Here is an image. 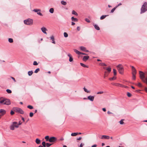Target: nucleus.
Wrapping results in <instances>:
<instances>
[{"instance_id":"nucleus-31","label":"nucleus","mask_w":147,"mask_h":147,"mask_svg":"<svg viewBox=\"0 0 147 147\" xmlns=\"http://www.w3.org/2000/svg\"><path fill=\"white\" fill-rule=\"evenodd\" d=\"M99 65L102 66H107V65L104 63H100Z\"/></svg>"},{"instance_id":"nucleus-25","label":"nucleus","mask_w":147,"mask_h":147,"mask_svg":"<svg viewBox=\"0 0 147 147\" xmlns=\"http://www.w3.org/2000/svg\"><path fill=\"white\" fill-rule=\"evenodd\" d=\"M78 134V133H72L71 134V135L72 136H76Z\"/></svg>"},{"instance_id":"nucleus-33","label":"nucleus","mask_w":147,"mask_h":147,"mask_svg":"<svg viewBox=\"0 0 147 147\" xmlns=\"http://www.w3.org/2000/svg\"><path fill=\"white\" fill-rule=\"evenodd\" d=\"M106 70L109 72V73L111 71V68L110 67H109L107 68L106 69Z\"/></svg>"},{"instance_id":"nucleus-43","label":"nucleus","mask_w":147,"mask_h":147,"mask_svg":"<svg viewBox=\"0 0 147 147\" xmlns=\"http://www.w3.org/2000/svg\"><path fill=\"white\" fill-rule=\"evenodd\" d=\"M116 7L113 8V9H111V13H113L114 12V11H115V9H116Z\"/></svg>"},{"instance_id":"nucleus-42","label":"nucleus","mask_w":147,"mask_h":147,"mask_svg":"<svg viewBox=\"0 0 147 147\" xmlns=\"http://www.w3.org/2000/svg\"><path fill=\"white\" fill-rule=\"evenodd\" d=\"M6 91L8 93H11V91L9 89H7L6 90Z\"/></svg>"},{"instance_id":"nucleus-52","label":"nucleus","mask_w":147,"mask_h":147,"mask_svg":"<svg viewBox=\"0 0 147 147\" xmlns=\"http://www.w3.org/2000/svg\"><path fill=\"white\" fill-rule=\"evenodd\" d=\"M103 93V91H100V92H99L97 93V94H102Z\"/></svg>"},{"instance_id":"nucleus-64","label":"nucleus","mask_w":147,"mask_h":147,"mask_svg":"<svg viewBox=\"0 0 147 147\" xmlns=\"http://www.w3.org/2000/svg\"><path fill=\"white\" fill-rule=\"evenodd\" d=\"M97 145L96 144H94L92 146V147H96Z\"/></svg>"},{"instance_id":"nucleus-10","label":"nucleus","mask_w":147,"mask_h":147,"mask_svg":"<svg viewBox=\"0 0 147 147\" xmlns=\"http://www.w3.org/2000/svg\"><path fill=\"white\" fill-rule=\"evenodd\" d=\"M94 96H89L88 97V99L90 100L91 101H93L94 100Z\"/></svg>"},{"instance_id":"nucleus-22","label":"nucleus","mask_w":147,"mask_h":147,"mask_svg":"<svg viewBox=\"0 0 147 147\" xmlns=\"http://www.w3.org/2000/svg\"><path fill=\"white\" fill-rule=\"evenodd\" d=\"M80 65H81V66H82V67H84L88 68V66H87V65H85L84 63H80Z\"/></svg>"},{"instance_id":"nucleus-3","label":"nucleus","mask_w":147,"mask_h":147,"mask_svg":"<svg viewBox=\"0 0 147 147\" xmlns=\"http://www.w3.org/2000/svg\"><path fill=\"white\" fill-rule=\"evenodd\" d=\"M18 123L16 122H14L10 126V129L11 130H13L15 129V127L18 128Z\"/></svg>"},{"instance_id":"nucleus-26","label":"nucleus","mask_w":147,"mask_h":147,"mask_svg":"<svg viewBox=\"0 0 147 147\" xmlns=\"http://www.w3.org/2000/svg\"><path fill=\"white\" fill-rule=\"evenodd\" d=\"M136 69H134L132 70V74L136 75Z\"/></svg>"},{"instance_id":"nucleus-18","label":"nucleus","mask_w":147,"mask_h":147,"mask_svg":"<svg viewBox=\"0 0 147 147\" xmlns=\"http://www.w3.org/2000/svg\"><path fill=\"white\" fill-rule=\"evenodd\" d=\"M94 28L95 29L97 30H99L100 29V28L96 24H94L93 25Z\"/></svg>"},{"instance_id":"nucleus-35","label":"nucleus","mask_w":147,"mask_h":147,"mask_svg":"<svg viewBox=\"0 0 147 147\" xmlns=\"http://www.w3.org/2000/svg\"><path fill=\"white\" fill-rule=\"evenodd\" d=\"M42 146H43V147H45L46 146V143L45 142H42Z\"/></svg>"},{"instance_id":"nucleus-45","label":"nucleus","mask_w":147,"mask_h":147,"mask_svg":"<svg viewBox=\"0 0 147 147\" xmlns=\"http://www.w3.org/2000/svg\"><path fill=\"white\" fill-rule=\"evenodd\" d=\"M73 61V58H72V57H70V58H69V62H71L72 61Z\"/></svg>"},{"instance_id":"nucleus-36","label":"nucleus","mask_w":147,"mask_h":147,"mask_svg":"<svg viewBox=\"0 0 147 147\" xmlns=\"http://www.w3.org/2000/svg\"><path fill=\"white\" fill-rule=\"evenodd\" d=\"M27 108H28L32 109L33 108V107L32 106L30 105H29L27 106Z\"/></svg>"},{"instance_id":"nucleus-57","label":"nucleus","mask_w":147,"mask_h":147,"mask_svg":"<svg viewBox=\"0 0 147 147\" xmlns=\"http://www.w3.org/2000/svg\"><path fill=\"white\" fill-rule=\"evenodd\" d=\"M82 138V137H80L79 138H77V140H80Z\"/></svg>"},{"instance_id":"nucleus-8","label":"nucleus","mask_w":147,"mask_h":147,"mask_svg":"<svg viewBox=\"0 0 147 147\" xmlns=\"http://www.w3.org/2000/svg\"><path fill=\"white\" fill-rule=\"evenodd\" d=\"M57 140V138L55 137H52L49 138V142L51 143L55 142Z\"/></svg>"},{"instance_id":"nucleus-49","label":"nucleus","mask_w":147,"mask_h":147,"mask_svg":"<svg viewBox=\"0 0 147 147\" xmlns=\"http://www.w3.org/2000/svg\"><path fill=\"white\" fill-rule=\"evenodd\" d=\"M127 96L129 97H130L131 96V94L129 92H128L127 93Z\"/></svg>"},{"instance_id":"nucleus-34","label":"nucleus","mask_w":147,"mask_h":147,"mask_svg":"<svg viewBox=\"0 0 147 147\" xmlns=\"http://www.w3.org/2000/svg\"><path fill=\"white\" fill-rule=\"evenodd\" d=\"M116 77H113L112 78H109V80H114L116 79Z\"/></svg>"},{"instance_id":"nucleus-27","label":"nucleus","mask_w":147,"mask_h":147,"mask_svg":"<svg viewBox=\"0 0 147 147\" xmlns=\"http://www.w3.org/2000/svg\"><path fill=\"white\" fill-rule=\"evenodd\" d=\"M83 89L87 93H90V91L88 90L85 87H84Z\"/></svg>"},{"instance_id":"nucleus-46","label":"nucleus","mask_w":147,"mask_h":147,"mask_svg":"<svg viewBox=\"0 0 147 147\" xmlns=\"http://www.w3.org/2000/svg\"><path fill=\"white\" fill-rule=\"evenodd\" d=\"M132 79L134 80H135L136 79V75L132 74Z\"/></svg>"},{"instance_id":"nucleus-38","label":"nucleus","mask_w":147,"mask_h":147,"mask_svg":"<svg viewBox=\"0 0 147 147\" xmlns=\"http://www.w3.org/2000/svg\"><path fill=\"white\" fill-rule=\"evenodd\" d=\"M40 71V69L39 68H38L36 69L34 71V73H38Z\"/></svg>"},{"instance_id":"nucleus-40","label":"nucleus","mask_w":147,"mask_h":147,"mask_svg":"<svg viewBox=\"0 0 147 147\" xmlns=\"http://www.w3.org/2000/svg\"><path fill=\"white\" fill-rule=\"evenodd\" d=\"M64 36L65 37H67L68 36V34L66 32L64 33Z\"/></svg>"},{"instance_id":"nucleus-47","label":"nucleus","mask_w":147,"mask_h":147,"mask_svg":"<svg viewBox=\"0 0 147 147\" xmlns=\"http://www.w3.org/2000/svg\"><path fill=\"white\" fill-rule=\"evenodd\" d=\"M33 64L34 65H38V63L36 61H34L33 62Z\"/></svg>"},{"instance_id":"nucleus-1","label":"nucleus","mask_w":147,"mask_h":147,"mask_svg":"<svg viewBox=\"0 0 147 147\" xmlns=\"http://www.w3.org/2000/svg\"><path fill=\"white\" fill-rule=\"evenodd\" d=\"M0 103L3 104L4 105H9L11 104V102L9 99H7L6 98H3L2 100L0 101Z\"/></svg>"},{"instance_id":"nucleus-20","label":"nucleus","mask_w":147,"mask_h":147,"mask_svg":"<svg viewBox=\"0 0 147 147\" xmlns=\"http://www.w3.org/2000/svg\"><path fill=\"white\" fill-rule=\"evenodd\" d=\"M74 51L78 55H80L81 52L78 51L76 49H74Z\"/></svg>"},{"instance_id":"nucleus-24","label":"nucleus","mask_w":147,"mask_h":147,"mask_svg":"<svg viewBox=\"0 0 147 147\" xmlns=\"http://www.w3.org/2000/svg\"><path fill=\"white\" fill-rule=\"evenodd\" d=\"M33 72L32 71H28V76H30L32 75Z\"/></svg>"},{"instance_id":"nucleus-12","label":"nucleus","mask_w":147,"mask_h":147,"mask_svg":"<svg viewBox=\"0 0 147 147\" xmlns=\"http://www.w3.org/2000/svg\"><path fill=\"white\" fill-rule=\"evenodd\" d=\"M80 48L81 50L84 51H86V52H88L89 51L88 50L86 49V48L83 46H81L80 47Z\"/></svg>"},{"instance_id":"nucleus-13","label":"nucleus","mask_w":147,"mask_h":147,"mask_svg":"<svg viewBox=\"0 0 147 147\" xmlns=\"http://www.w3.org/2000/svg\"><path fill=\"white\" fill-rule=\"evenodd\" d=\"M41 30L42 32L46 34H47V33L46 32V31L47 30V29L45 27H43L41 28Z\"/></svg>"},{"instance_id":"nucleus-60","label":"nucleus","mask_w":147,"mask_h":147,"mask_svg":"<svg viewBox=\"0 0 147 147\" xmlns=\"http://www.w3.org/2000/svg\"><path fill=\"white\" fill-rule=\"evenodd\" d=\"M131 68H132V70H133V69H136L135 68V67L133 66H131Z\"/></svg>"},{"instance_id":"nucleus-55","label":"nucleus","mask_w":147,"mask_h":147,"mask_svg":"<svg viewBox=\"0 0 147 147\" xmlns=\"http://www.w3.org/2000/svg\"><path fill=\"white\" fill-rule=\"evenodd\" d=\"M11 78L14 81V82H16V80L13 77H11Z\"/></svg>"},{"instance_id":"nucleus-23","label":"nucleus","mask_w":147,"mask_h":147,"mask_svg":"<svg viewBox=\"0 0 147 147\" xmlns=\"http://www.w3.org/2000/svg\"><path fill=\"white\" fill-rule=\"evenodd\" d=\"M61 3L63 5H66L67 4V3L66 2L63 1H62L61 2Z\"/></svg>"},{"instance_id":"nucleus-28","label":"nucleus","mask_w":147,"mask_h":147,"mask_svg":"<svg viewBox=\"0 0 147 147\" xmlns=\"http://www.w3.org/2000/svg\"><path fill=\"white\" fill-rule=\"evenodd\" d=\"M72 14L75 15L76 16H78V13L76 12L74 10H73L72 11Z\"/></svg>"},{"instance_id":"nucleus-48","label":"nucleus","mask_w":147,"mask_h":147,"mask_svg":"<svg viewBox=\"0 0 147 147\" xmlns=\"http://www.w3.org/2000/svg\"><path fill=\"white\" fill-rule=\"evenodd\" d=\"M138 86L139 87H142V85L141 83L140 82H139L138 84Z\"/></svg>"},{"instance_id":"nucleus-62","label":"nucleus","mask_w":147,"mask_h":147,"mask_svg":"<svg viewBox=\"0 0 147 147\" xmlns=\"http://www.w3.org/2000/svg\"><path fill=\"white\" fill-rule=\"evenodd\" d=\"M77 29L78 31H79L80 30V28L79 26L77 27Z\"/></svg>"},{"instance_id":"nucleus-11","label":"nucleus","mask_w":147,"mask_h":147,"mask_svg":"<svg viewBox=\"0 0 147 147\" xmlns=\"http://www.w3.org/2000/svg\"><path fill=\"white\" fill-rule=\"evenodd\" d=\"M110 138V137L108 136L103 135L102 136L101 138L102 139H109Z\"/></svg>"},{"instance_id":"nucleus-50","label":"nucleus","mask_w":147,"mask_h":147,"mask_svg":"<svg viewBox=\"0 0 147 147\" xmlns=\"http://www.w3.org/2000/svg\"><path fill=\"white\" fill-rule=\"evenodd\" d=\"M33 113L32 112H30V116L31 117H32L33 116Z\"/></svg>"},{"instance_id":"nucleus-19","label":"nucleus","mask_w":147,"mask_h":147,"mask_svg":"<svg viewBox=\"0 0 147 147\" xmlns=\"http://www.w3.org/2000/svg\"><path fill=\"white\" fill-rule=\"evenodd\" d=\"M113 85L118 87H122L123 86L122 85L119 83H114Z\"/></svg>"},{"instance_id":"nucleus-56","label":"nucleus","mask_w":147,"mask_h":147,"mask_svg":"<svg viewBox=\"0 0 147 147\" xmlns=\"http://www.w3.org/2000/svg\"><path fill=\"white\" fill-rule=\"evenodd\" d=\"M84 145V144H83L82 143H81L80 145V146L79 147H82Z\"/></svg>"},{"instance_id":"nucleus-5","label":"nucleus","mask_w":147,"mask_h":147,"mask_svg":"<svg viewBox=\"0 0 147 147\" xmlns=\"http://www.w3.org/2000/svg\"><path fill=\"white\" fill-rule=\"evenodd\" d=\"M24 23L26 25H31L33 24V20L31 19H28L24 20Z\"/></svg>"},{"instance_id":"nucleus-29","label":"nucleus","mask_w":147,"mask_h":147,"mask_svg":"<svg viewBox=\"0 0 147 147\" xmlns=\"http://www.w3.org/2000/svg\"><path fill=\"white\" fill-rule=\"evenodd\" d=\"M45 139H46V141H49V136H46L45 137Z\"/></svg>"},{"instance_id":"nucleus-54","label":"nucleus","mask_w":147,"mask_h":147,"mask_svg":"<svg viewBox=\"0 0 147 147\" xmlns=\"http://www.w3.org/2000/svg\"><path fill=\"white\" fill-rule=\"evenodd\" d=\"M14 113V112L12 111H11L10 112V114L11 115H13Z\"/></svg>"},{"instance_id":"nucleus-9","label":"nucleus","mask_w":147,"mask_h":147,"mask_svg":"<svg viewBox=\"0 0 147 147\" xmlns=\"http://www.w3.org/2000/svg\"><path fill=\"white\" fill-rule=\"evenodd\" d=\"M6 111L4 109H0V116L1 117L5 114Z\"/></svg>"},{"instance_id":"nucleus-14","label":"nucleus","mask_w":147,"mask_h":147,"mask_svg":"<svg viewBox=\"0 0 147 147\" xmlns=\"http://www.w3.org/2000/svg\"><path fill=\"white\" fill-rule=\"evenodd\" d=\"M89 58V56H85L83 57V60L84 61H86Z\"/></svg>"},{"instance_id":"nucleus-59","label":"nucleus","mask_w":147,"mask_h":147,"mask_svg":"<svg viewBox=\"0 0 147 147\" xmlns=\"http://www.w3.org/2000/svg\"><path fill=\"white\" fill-rule=\"evenodd\" d=\"M67 56L69 57V58H70V57H72V56H71V55L69 53L68 54Z\"/></svg>"},{"instance_id":"nucleus-16","label":"nucleus","mask_w":147,"mask_h":147,"mask_svg":"<svg viewBox=\"0 0 147 147\" xmlns=\"http://www.w3.org/2000/svg\"><path fill=\"white\" fill-rule=\"evenodd\" d=\"M71 20L74 22H77L78 21V19L76 18H74V17H72L71 18Z\"/></svg>"},{"instance_id":"nucleus-37","label":"nucleus","mask_w":147,"mask_h":147,"mask_svg":"<svg viewBox=\"0 0 147 147\" xmlns=\"http://www.w3.org/2000/svg\"><path fill=\"white\" fill-rule=\"evenodd\" d=\"M8 41L9 42L12 43L13 42V40L11 38H9L8 39Z\"/></svg>"},{"instance_id":"nucleus-51","label":"nucleus","mask_w":147,"mask_h":147,"mask_svg":"<svg viewBox=\"0 0 147 147\" xmlns=\"http://www.w3.org/2000/svg\"><path fill=\"white\" fill-rule=\"evenodd\" d=\"M85 21L88 23L90 22V21L88 18H86L85 19Z\"/></svg>"},{"instance_id":"nucleus-44","label":"nucleus","mask_w":147,"mask_h":147,"mask_svg":"<svg viewBox=\"0 0 147 147\" xmlns=\"http://www.w3.org/2000/svg\"><path fill=\"white\" fill-rule=\"evenodd\" d=\"M123 119H121L119 122H120V124L122 125L124 123V122H123Z\"/></svg>"},{"instance_id":"nucleus-7","label":"nucleus","mask_w":147,"mask_h":147,"mask_svg":"<svg viewBox=\"0 0 147 147\" xmlns=\"http://www.w3.org/2000/svg\"><path fill=\"white\" fill-rule=\"evenodd\" d=\"M13 109L16 112L19 113L21 114H22L24 113V111L21 108L16 107L13 108Z\"/></svg>"},{"instance_id":"nucleus-21","label":"nucleus","mask_w":147,"mask_h":147,"mask_svg":"<svg viewBox=\"0 0 147 147\" xmlns=\"http://www.w3.org/2000/svg\"><path fill=\"white\" fill-rule=\"evenodd\" d=\"M108 16V15H102V16H101L100 17V19L101 20H103L104 19H105L106 18V17L107 16Z\"/></svg>"},{"instance_id":"nucleus-41","label":"nucleus","mask_w":147,"mask_h":147,"mask_svg":"<svg viewBox=\"0 0 147 147\" xmlns=\"http://www.w3.org/2000/svg\"><path fill=\"white\" fill-rule=\"evenodd\" d=\"M52 144H50L49 143H47L46 146L47 147H49L52 145Z\"/></svg>"},{"instance_id":"nucleus-2","label":"nucleus","mask_w":147,"mask_h":147,"mask_svg":"<svg viewBox=\"0 0 147 147\" xmlns=\"http://www.w3.org/2000/svg\"><path fill=\"white\" fill-rule=\"evenodd\" d=\"M147 10V2H145L142 5L140 13L145 12Z\"/></svg>"},{"instance_id":"nucleus-4","label":"nucleus","mask_w":147,"mask_h":147,"mask_svg":"<svg viewBox=\"0 0 147 147\" xmlns=\"http://www.w3.org/2000/svg\"><path fill=\"white\" fill-rule=\"evenodd\" d=\"M117 69L121 74H123V73L124 69L122 65L121 64H119L117 66Z\"/></svg>"},{"instance_id":"nucleus-39","label":"nucleus","mask_w":147,"mask_h":147,"mask_svg":"<svg viewBox=\"0 0 147 147\" xmlns=\"http://www.w3.org/2000/svg\"><path fill=\"white\" fill-rule=\"evenodd\" d=\"M113 71L114 75L115 76L117 74V71L115 69H113Z\"/></svg>"},{"instance_id":"nucleus-63","label":"nucleus","mask_w":147,"mask_h":147,"mask_svg":"<svg viewBox=\"0 0 147 147\" xmlns=\"http://www.w3.org/2000/svg\"><path fill=\"white\" fill-rule=\"evenodd\" d=\"M102 110L104 112H105L106 111V109L105 108H102Z\"/></svg>"},{"instance_id":"nucleus-53","label":"nucleus","mask_w":147,"mask_h":147,"mask_svg":"<svg viewBox=\"0 0 147 147\" xmlns=\"http://www.w3.org/2000/svg\"><path fill=\"white\" fill-rule=\"evenodd\" d=\"M37 14L38 15H40V16H43L42 14L40 12L37 13Z\"/></svg>"},{"instance_id":"nucleus-17","label":"nucleus","mask_w":147,"mask_h":147,"mask_svg":"<svg viewBox=\"0 0 147 147\" xmlns=\"http://www.w3.org/2000/svg\"><path fill=\"white\" fill-rule=\"evenodd\" d=\"M50 38L51 40L53 41L52 42L53 43L55 44V41H54V36H52L50 37Z\"/></svg>"},{"instance_id":"nucleus-6","label":"nucleus","mask_w":147,"mask_h":147,"mask_svg":"<svg viewBox=\"0 0 147 147\" xmlns=\"http://www.w3.org/2000/svg\"><path fill=\"white\" fill-rule=\"evenodd\" d=\"M139 74L140 76V78L145 83L146 82V80L144 79L145 78L144 76V74L142 71H139Z\"/></svg>"},{"instance_id":"nucleus-61","label":"nucleus","mask_w":147,"mask_h":147,"mask_svg":"<svg viewBox=\"0 0 147 147\" xmlns=\"http://www.w3.org/2000/svg\"><path fill=\"white\" fill-rule=\"evenodd\" d=\"M131 68H132V70H133V69H136L135 68V67L133 66H131Z\"/></svg>"},{"instance_id":"nucleus-15","label":"nucleus","mask_w":147,"mask_h":147,"mask_svg":"<svg viewBox=\"0 0 147 147\" xmlns=\"http://www.w3.org/2000/svg\"><path fill=\"white\" fill-rule=\"evenodd\" d=\"M36 143L38 144H40L41 142L40 140L38 138H36L35 141Z\"/></svg>"},{"instance_id":"nucleus-58","label":"nucleus","mask_w":147,"mask_h":147,"mask_svg":"<svg viewBox=\"0 0 147 147\" xmlns=\"http://www.w3.org/2000/svg\"><path fill=\"white\" fill-rule=\"evenodd\" d=\"M121 5V3H120L116 7L117 8L119 6Z\"/></svg>"},{"instance_id":"nucleus-30","label":"nucleus","mask_w":147,"mask_h":147,"mask_svg":"<svg viewBox=\"0 0 147 147\" xmlns=\"http://www.w3.org/2000/svg\"><path fill=\"white\" fill-rule=\"evenodd\" d=\"M33 11H34L36 12H37V13L38 12V11H40L41 10L39 9H34L33 10Z\"/></svg>"},{"instance_id":"nucleus-32","label":"nucleus","mask_w":147,"mask_h":147,"mask_svg":"<svg viewBox=\"0 0 147 147\" xmlns=\"http://www.w3.org/2000/svg\"><path fill=\"white\" fill-rule=\"evenodd\" d=\"M49 12L51 13H53L54 12V9L53 8H51L49 10Z\"/></svg>"}]
</instances>
